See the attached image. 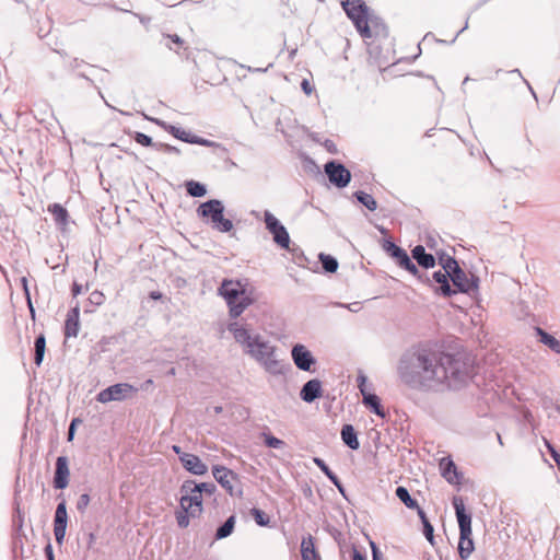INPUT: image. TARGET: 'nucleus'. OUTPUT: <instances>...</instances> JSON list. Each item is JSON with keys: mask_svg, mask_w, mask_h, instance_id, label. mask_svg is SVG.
Here are the masks:
<instances>
[{"mask_svg": "<svg viewBox=\"0 0 560 560\" xmlns=\"http://www.w3.org/2000/svg\"><path fill=\"white\" fill-rule=\"evenodd\" d=\"M475 360L469 352L439 351L422 343L402 352L397 374L407 387L423 393L458 390L472 378Z\"/></svg>", "mask_w": 560, "mask_h": 560, "instance_id": "1", "label": "nucleus"}, {"mask_svg": "<svg viewBox=\"0 0 560 560\" xmlns=\"http://www.w3.org/2000/svg\"><path fill=\"white\" fill-rule=\"evenodd\" d=\"M228 330L243 348V352L264 366L266 372L272 375L284 373L280 361L275 355L277 347L271 345L269 340L260 334H252L247 325H241L237 322L229 323Z\"/></svg>", "mask_w": 560, "mask_h": 560, "instance_id": "2", "label": "nucleus"}, {"mask_svg": "<svg viewBox=\"0 0 560 560\" xmlns=\"http://www.w3.org/2000/svg\"><path fill=\"white\" fill-rule=\"evenodd\" d=\"M229 308L231 319L238 318L256 301L254 287L248 278H223L217 288Z\"/></svg>", "mask_w": 560, "mask_h": 560, "instance_id": "3", "label": "nucleus"}, {"mask_svg": "<svg viewBox=\"0 0 560 560\" xmlns=\"http://www.w3.org/2000/svg\"><path fill=\"white\" fill-rule=\"evenodd\" d=\"M452 506L455 511L456 521L459 529L458 556L462 560H467L475 551V541L472 538V513L465 505V500L460 495L452 499Z\"/></svg>", "mask_w": 560, "mask_h": 560, "instance_id": "4", "label": "nucleus"}, {"mask_svg": "<svg viewBox=\"0 0 560 560\" xmlns=\"http://www.w3.org/2000/svg\"><path fill=\"white\" fill-rule=\"evenodd\" d=\"M225 206L222 200L211 198L201 202L197 209V217L213 230L221 233H231L234 229L233 221L224 217Z\"/></svg>", "mask_w": 560, "mask_h": 560, "instance_id": "5", "label": "nucleus"}, {"mask_svg": "<svg viewBox=\"0 0 560 560\" xmlns=\"http://www.w3.org/2000/svg\"><path fill=\"white\" fill-rule=\"evenodd\" d=\"M342 8L352 22L359 35L364 39L372 38L371 27L366 24V19L372 13V9L363 0H345Z\"/></svg>", "mask_w": 560, "mask_h": 560, "instance_id": "6", "label": "nucleus"}, {"mask_svg": "<svg viewBox=\"0 0 560 560\" xmlns=\"http://www.w3.org/2000/svg\"><path fill=\"white\" fill-rule=\"evenodd\" d=\"M450 283H452V296L462 293L468 296H475L479 292L480 278L472 273L468 276L459 264L450 271Z\"/></svg>", "mask_w": 560, "mask_h": 560, "instance_id": "7", "label": "nucleus"}, {"mask_svg": "<svg viewBox=\"0 0 560 560\" xmlns=\"http://www.w3.org/2000/svg\"><path fill=\"white\" fill-rule=\"evenodd\" d=\"M211 472L215 481L226 491L230 497H243L242 481L238 474L220 464L212 465Z\"/></svg>", "mask_w": 560, "mask_h": 560, "instance_id": "8", "label": "nucleus"}, {"mask_svg": "<svg viewBox=\"0 0 560 560\" xmlns=\"http://www.w3.org/2000/svg\"><path fill=\"white\" fill-rule=\"evenodd\" d=\"M266 230L271 234L273 243L281 249H290L291 237L283 223L270 211H264Z\"/></svg>", "mask_w": 560, "mask_h": 560, "instance_id": "9", "label": "nucleus"}, {"mask_svg": "<svg viewBox=\"0 0 560 560\" xmlns=\"http://www.w3.org/2000/svg\"><path fill=\"white\" fill-rule=\"evenodd\" d=\"M324 172L329 183L338 189L346 188L352 179L350 170L339 160L327 161Z\"/></svg>", "mask_w": 560, "mask_h": 560, "instance_id": "10", "label": "nucleus"}, {"mask_svg": "<svg viewBox=\"0 0 560 560\" xmlns=\"http://www.w3.org/2000/svg\"><path fill=\"white\" fill-rule=\"evenodd\" d=\"M137 393V387L127 383H119L101 390L96 396V400L102 404L122 401L136 397Z\"/></svg>", "mask_w": 560, "mask_h": 560, "instance_id": "11", "label": "nucleus"}, {"mask_svg": "<svg viewBox=\"0 0 560 560\" xmlns=\"http://www.w3.org/2000/svg\"><path fill=\"white\" fill-rule=\"evenodd\" d=\"M291 358L299 370L310 373L315 372L314 366L317 363V359L305 345H293L291 349Z\"/></svg>", "mask_w": 560, "mask_h": 560, "instance_id": "12", "label": "nucleus"}, {"mask_svg": "<svg viewBox=\"0 0 560 560\" xmlns=\"http://www.w3.org/2000/svg\"><path fill=\"white\" fill-rule=\"evenodd\" d=\"M439 470L441 476L452 486H460L464 480V474L451 456L442 457L439 460Z\"/></svg>", "mask_w": 560, "mask_h": 560, "instance_id": "13", "label": "nucleus"}, {"mask_svg": "<svg viewBox=\"0 0 560 560\" xmlns=\"http://www.w3.org/2000/svg\"><path fill=\"white\" fill-rule=\"evenodd\" d=\"M450 270L439 269L432 272L431 284H429L434 293L442 298H452L453 288L450 283Z\"/></svg>", "mask_w": 560, "mask_h": 560, "instance_id": "14", "label": "nucleus"}, {"mask_svg": "<svg viewBox=\"0 0 560 560\" xmlns=\"http://www.w3.org/2000/svg\"><path fill=\"white\" fill-rule=\"evenodd\" d=\"M324 395L323 382L319 378H311L300 389V398L306 404H312Z\"/></svg>", "mask_w": 560, "mask_h": 560, "instance_id": "15", "label": "nucleus"}, {"mask_svg": "<svg viewBox=\"0 0 560 560\" xmlns=\"http://www.w3.org/2000/svg\"><path fill=\"white\" fill-rule=\"evenodd\" d=\"M180 464L187 472L195 476H205L209 470L208 465L194 453L184 454V456L180 457Z\"/></svg>", "mask_w": 560, "mask_h": 560, "instance_id": "16", "label": "nucleus"}, {"mask_svg": "<svg viewBox=\"0 0 560 560\" xmlns=\"http://www.w3.org/2000/svg\"><path fill=\"white\" fill-rule=\"evenodd\" d=\"M410 257L416 260L417 265L425 270L436 266V258L433 254L425 250V246L418 244L410 250Z\"/></svg>", "mask_w": 560, "mask_h": 560, "instance_id": "17", "label": "nucleus"}, {"mask_svg": "<svg viewBox=\"0 0 560 560\" xmlns=\"http://www.w3.org/2000/svg\"><path fill=\"white\" fill-rule=\"evenodd\" d=\"M69 468L66 457L60 456L56 460L54 486L56 489H65L69 483Z\"/></svg>", "mask_w": 560, "mask_h": 560, "instance_id": "18", "label": "nucleus"}, {"mask_svg": "<svg viewBox=\"0 0 560 560\" xmlns=\"http://www.w3.org/2000/svg\"><path fill=\"white\" fill-rule=\"evenodd\" d=\"M381 247L384 253L395 261L396 265H398L405 258V256L408 255L407 250L397 245L390 237H383L381 241Z\"/></svg>", "mask_w": 560, "mask_h": 560, "instance_id": "19", "label": "nucleus"}, {"mask_svg": "<svg viewBox=\"0 0 560 560\" xmlns=\"http://www.w3.org/2000/svg\"><path fill=\"white\" fill-rule=\"evenodd\" d=\"M413 259L408 254L405 258L397 265L399 268L408 271L412 277H415L419 282L423 284H431V279L427 272H423L419 269L417 262L412 261Z\"/></svg>", "mask_w": 560, "mask_h": 560, "instance_id": "20", "label": "nucleus"}, {"mask_svg": "<svg viewBox=\"0 0 560 560\" xmlns=\"http://www.w3.org/2000/svg\"><path fill=\"white\" fill-rule=\"evenodd\" d=\"M362 402L370 412L376 415L377 417L382 419L387 417L388 412L383 408L382 399L375 393L369 392L364 394L362 396Z\"/></svg>", "mask_w": 560, "mask_h": 560, "instance_id": "21", "label": "nucleus"}, {"mask_svg": "<svg viewBox=\"0 0 560 560\" xmlns=\"http://www.w3.org/2000/svg\"><path fill=\"white\" fill-rule=\"evenodd\" d=\"M533 330L538 342L548 347L555 353L560 354V340L558 338H556L552 334L548 332L540 326H535Z\"/></svg>", "mask_w": 560, "mask_h": 560, "instance_id": "22", "label": "nucleus"}, {"mask_svg": "<svg viewBox=\"0 0 560 560\" xmlns=\"http://www.w3.org/2000/svg\"><path fill=\"white\" fill-rule=\"evenodd\" d=\"M366 24L369 27H371L372 31V37H382L387 38L389 35V30L387 24L384 22V20L375 14V12L372 10V13H370V16L366 19Z\"/></svg>", "mask_w": 560, "mask_h": 560, "instance_id": "23", "label": "nucleus"}, {"mask_svg": "<svg viewBox=\"0 0 560 560\" xmlns=\"http://www.w3.org/2000/svg\"><path fill=\"white\" fill-rule=\"evenodd\" d=\"M301 557L302 560H322L320 555L315 545V538L307 534L301 540Z\"/></svg>", "mask_w": 560, "mask_h": 560, "instance_id": "24", "label": "nucleus"}, {"mask_svg": "<svg viewBox=\"0 0 560 560\" xmlns=\"http://www.w3.org/2000/svg\"><path fill=\"white\" fill-rule=\"evenodd\" d=\"M342 443L350 450L357 451L360 448V441L358 431L351 423H345L340 431Z\"/></svg>", "mask_w": 560, "mask_h": 560, "instance_id": "25", "label": "nucleus"}, {"mask_svg": "<svg viewBox=\"0 0 560 560\" xmlns=\"http://www.w3.org/2000/svg\"><path fill=\"white\" fill-rule=\"evenodd\" d=\"M80 311L79 307L75 306L69 311L67 314V319L65 324V335L66 337H77L80 328L79 323Z\"/></svg>", "mask_w": 560, "mask_h": 560, "instance_id": "26", "label": "nucleus"}, {"mask_svg": "<svg viewBox=\"0 0 560 560\" xmlns=\"http://www.w3.org/2000/svg\"><path fill=\"white\" fill-rule=\"evenodd\" d=\"M236 525V515H230L222 524H220L214 533V540H222L230 537L234 530Z\"/></svg>", "mask_w": 560, "mask_h": 560, "instance_id": "27", "label": "nucleus"}, {"mask_svg": "<svg viewBox=\"0 0 560 560\" xmlns=\"http://www.w3.org/2000/svg\"><path fill=\"white\" fill-rule=\"evenodd\" d=\"M168 133L175 139L188 144H196L198 136L188 129L175 125L168 126Z\"/></svg>", "mask_w": 560, "mask_h": 560, "instance_id": "28", "label": "nucleus"}, {"mask_svg": "<svg viewBox=\"0 0 560 560\" xmlns=\"http://www.w3.org/2000/svg\"><path fill=\"white\" fill-rule=\"evenodd\" d=\"M168 133L175 139L188 144H196L198 136L188 129L175 125L168 126Z\"/></svg>", "mask_w": 560, "mask_h": 560, "instance_id": "29", "label": "nucleus"}, {"mask_svg": "<svg viewBox=\"0 0 560 560\" xmlns=\"http://www.w3.org/2000/svg\"><path fill=\"white\" fill-rule=\"evenodd\" d=\"M434 256L436 258V265H439L445 271H447V270L451 271L453 268H455L459 264L458 260L454 256L447 254V252L443 248L436 250Z\"/></svg>", "mask_w": 560, "mask_h": 560, "instance_id": "30", "label": "nucleus"}, {"mask_svg": "<svg viewBox=\"0 0 560 560\" xmlns=\"http://www.w3.org/2000/svg\"><path fill=\"white\" fill-rule=\"evenodd\" d=\"M48 211L52 214L57 225L65 229L68 224L69 213L66 208L60 203H51L48 206Z\"/></svg>", "mask_w": 560, "mask_h": 560, "instance_id": "31", "label": "nucleus"}, {"mask_svg": "<svg viewBox=\"0 0 560 560\" xmlns=\"http://www.w3.org/2000/svg\"><path fill=\"white\" fill-rule=\"evenodd\" d=\"M184 186L187 195L194 198H202L208 192L207 185L195 179L185 180Z\"/></svg>", "mask_w": 560, "mask_h": 560, "instance_id": "32", "label": "nucleus"}, {"mask_svg": "<svg viewBox=\"0 0 560 560\" xmlns=\"http://www.w3.org/2000/svg\"><path fill=\"white\" fill-rule=\"evenodd\" d=\"M318 261L320 262L323 273H335L338 270V259L330 254L319 253Z\"/></svg>", "mask_w": 560, "mask_h": 560, "instance_id": "33", "label": "nucleus"}, {"mask_svg": "<svg viewBox=\"0 0 560 560\" xmlns=\"http://www.w3.org/2000/svg\"><path fill=\"white\" fill-rule=\"evenodd\" d=\"M352 197L364 208H366L369 211L373 212L377 209V201L376 199L369 192L364 190H355L352 194Z\"/></svg>", "mask_w": 560, "mask_h": 560, "instance_id": "34", "label": "nucleus"}, {"mask_svg": "<svg viewBox=\"0 0 560 560\" xmlns=\"http://www.w3.org/2000/svg\"><path fill=\"white\" fill-rule=\"evenodd\" d=\"M196 488L195 479L185 480L179 488V504H185L187 499H189L191 495H200L199 490Z\"/></svg>", "mask_w": 560, "mask_h": 560, "instance_id": "35", "label": "nucleus"}, {"mask_svg": "<svg viewBox=\"0 0 560 560\" xmlns=\"http://www.w3.org/2000/svg\"><path fill=\"white\" fill-rule=\"evenodd\" d=\"M395 494L407 509L412 510L418 508V500L410 494L409 490L406 487L398 486L395 490Z\"/></svg>", "mask_w": 560, "mask_h": 560, "instance_id": "36", "label": "nucleus"}, {"mask_svg": "<svg viewBox=\"0 0 560 560\" xmlns=\"http://www.w3.org/2000/svg\"><path fill=\"white\" fill-rule=\"evenodd\" d=\"M185 508L192 512V518L199 517L203 512V499L201 495H191L187 499Z\"/></svg>", "mask_w": 560, "mask_h": 560, "instance_id": "37", "label": "nucleus"}, {"mask_svg": "<svg viewBox=\"0 0 560 560\" xmlns=\"http://www.w3.org/2000/svg\"><path fill=\"white\" fill-rule=\"evenodd\" d=\"M192 517V512L185 508V504H179V509L175 512V518L177 526L182 529L187 528L189 526L190 518Z\"/></svg>", "mask_w": 560, "mask_h": 560, "instance_id": "38", "label": "nucleus"}, {"mask_svg": "<svg viewBox=\"0 0 560 560\" xmlns=\"http://www.w3.org/2000/svg\"><path fill=\"white\" fill-rule=\"evenodd\" d=\"M261 439L265 446L272 450H281L285 446V442L277 436H275L269 430L264 431L261 433Z\"/></svg>", "mask_w": 560, "mask_h": 560, "instance_id": "39", "label": "nucleus"}, {"mask_svg": "<svg viewBox=\"0 0 560 560\" xmlns=\"http://www.w3.org/2000/svg\"><path fill=\"white\" fill-rule=\"evenodd\" d=\"M285 250L292 255V260L295 265H298L300 267H305L306 264H308L310 260L305 256L303 249L300 246L291 243L290 249H285Z\"/></svg>", "mask_w": 560, "mask_h": 560, "instance_id": "40", "label": "nucleus"}, {"mask_svg": "<svg viewBox=\"0 0 560 560\" xmlns=\"http://www.w3.org/2000/svg\"><path fill=\"white\" fill-rule=\"evenodd\" d=\"M35 355H34V362L37 366H39L43 362L45 350H46V338L43 334H40L35 339Z\"/></svg>", "mask_w": 560, "mask_h": 560, "instance_id": "41", "label": "nucleus"}, {"mask_svg": "<svg viewBox=\"0 0 560 560\" xmlns=\"http://www.w3.org/2000/svg\"><path fill=\"white\" fill-rule=\"evenodd\" d=\"M249 514L258 526L268 527L270 525V516L264 510L254 506Z\"/></svg>", "mask_w": 560, "mask_h": 560, "instance_id": "42", "label": "nucleus"}, {"mask_svg": "<svg viewBox=\"0 0 560 560\" xmlns=\"http://www.w3.org/2000/svg\"><path fill=\"white\" fill-rule=\"evenodd\" d=\"M162 38L164 40H166L165 46L167 48H170L171 50H175L176 52H178V50L185 44L184 39L177 34H172V35L162 34Z\"/></svg>", "mask_w": 560, "mask_h": 560, "instance_id": "43", "label": "nucleus"}, {"mask_svg": "<svg viewBox=\"0 0 560 560\" xmlns=\"http://www.w3.org/2000/svg\"><path fill=\"white\" fill-rule=\"evenodd\" d=\"M67 522H68V520L54 521V535H55L56 541L59 545H61L65 539Z\"/></svg>", "mask_w": 560, "mask_h": 560, "instance_id": "44", "label": "nucleus"}, {"mask_svg": "<svg viewBox=\"0 0 560 560\" xmlns=\"http://www.w3.org/2000/svg\"><path fill=\"white\" fill-rule=\"evenodd\" d=\"M313 463L327 477L329 481L334 480L337 475L331 470L328 464L320 457H313Z\"/></svg>", "mask_w": 560, "mask_h": 560, "instance_id": "45", "label": "nucleus"}, {"mask_svg": "<svg viewBox=\"0 0 560 560\" xmlns=\"http://www.w3.org/2000/svg\"><path fill=\"white\" fill-rule=\"evenodd\" d=\"M196 487H198L197 489L199 490V494L201 497L202 494L211 497L217 492V486L213 482L196 480Z\"/></svg>", "mask_w": 560, "mask_h": 560, "instance_id": "46", "label": "nucleus"}, {"mask_svg": "<svg viewBox=\"0 0 560 560\" xmlns=\"http://www.w3.org/2000/svg\"><path fill=\"white\" fill-rule=\"evenodd\" d=\"M196 144L201 145V147H206V148L220 149L224 153L228 152L226 148H224L221 143H219L217 141H213V140H210V139H207V138H203L201 136H197Z\"/></svg>", "mask_w": 560, "mask_h": 560, "instance_id": "47", "label": "nucleus"}, {"mask_svg": "<svg viewBox=\"0 0 560 560\" xmlns=\"http://www.w3.org/2000/svg\"><path fill=\"white\" fill-rule=\"evenodd\" d=\"M196 144L201 145V147H206V148L220 149L224 153L228 152L226 148H224L221 143H219L217 141H213V140H210V139H207V138H203L201 136H197Z\"/></svg>", "mask_w": 560, "mask_h": 560, "instance_id": "48", "label": "nucleus"}, {"mask_svg": "<svg viewBox=\"0 0 560 560\" xmlns=\"http://www.w3.org/2000/svg\"><path fill=\"white\" fill-rule=\"evenodd\" d=\"M545 446L550 455V457L555 460L559 471H560V452L557 447L547 439H544Z\"/></svg>", "mask_w": 560, "mask_h": 560, "instance_id": "49", "label": "nucleus"}, {"mask_svg": "<svg viewBox=\"0 0 560 560\" xmlns=\"http://www.w3.org/2000/svg\"><path fill=\"white\" fill-rule=\"evenodd\" d=\"M421 532L425 539L429 541V544L434 547L436 541L434 536V527L432 523H427L425 525H422Z\"/></svg>", "mask_w": 560, "mask_h": 560, "instance_id": "50", "label": "nucleus"}, {"mask_svg": "<svg viewBox=\"0 0 560 560\" xmlns=\"http://www.w3.org/2000/svg\"><path fill=\"white\" fill-rule=\"evenodd\" d=\"M424 245L425 248H429L431 250H434L436 253V250H439V242H438V238L432 234V233H427L424 235Z\"/></svg>", "mask_w": 560, "mask_h": 560, "instance_id": "51", "label": "nucleus"}, {"mask_svg": "<svg viewBox=\"0 0 560 560\" xmlns=\"http://www.w3.org/2000/svg\"><path fill=\"white\" fill-rule=\"evenodd\" d=\"M368 381H369L368 376L363 372L360 371L357 376V385H358V388L362 396L364 394L369 393Z\"/></svg>", "mask_w": 560, "mask_h": 560, "instance_id": "52", "label": "nucleus"}, {"mask_svg": "<svg viewBox=\"0 0 560 560\" xmlns=\"http://www.w3.org/2000/svg\"><path fill=\"white\" fill-rule=\"evenodd\" d=\"M142 119L143 120H149V121H152L154 122L155 125L160 126L163 130H165L166 132H168V126H171L172 124L163 120V119H160V118H155V117H152V116H149L147 115L143 110H142Z\"/></svg>", "mask_w": 560, "mask_h": 560, "instance_id": "53", "label": "nucleus"}, {"mask_svg": "<svg viewBox=\"0 0 560 560\" xmlns=\"http://www.w3.org/2000/svg\"><path fill=\"white\" fill-rule=\"evenodd\" d=\"M369 544L371 547L372 560H385L380 546L372 539H369Z\"/></svg>", "mask_w": 560, "mask_h": 560, "instance_id": "54", "label": "nucleus"}, {"mask_svg": "<svg viewBox=\"0 0 560 560\" xmlns=\"http://www.w3.org/2000/svg\"><path fill=\"white\" fill-rule=\"evenodd\" d=\"M68 520L66 502L62 501L57 505L54 521Z\"/></svg>", "mask_w": 560, "mask_h": 560, "instance_id": "55", "label": "nucleus"}, {"mask_svg": "<svg viewBox=\"0 0 560 560\" xmlns=\"http://www.w3.org/2000/svg\"><path fill=\"white\" fill-rule=\"evenodd\" d=\"M158 145H159V151L163 152V153L176 154V155H180V153H182L179 148L168 144V143H165V142H162V144H158Z\"/></svg>", "mask_w": 560, "mask_h": 560, "instance_id": "56", "label": "nucleus"}, {"mask_svg": "<svg viewBox=\"0 0 560 560\" xmlns=\"http://www.w3.org/2000/svg\"><path fill=\"white\" fill-rule=\"evenodd\" d=\"M338 490V492L341 494V497L347 500L348 502H350V499H349V495H348V492L343 486V483L341 482L340 478L337 476L334 480L330 481Z\"/></svg>", "mask_w": 560, "mask_h": 560, "instance_id": "57", "label": "nucleus"}, {"mask_svg": "<svg viewBox=\"0 0 560 560\" xmlns=\"http://www.w3.org/2000/svg\"><path fill=\"white\" fill-rule=\"evenodd\" d=\"M158 144H162V141H154L151 136L142 132V147H150V148L159 151Z\"/></svg>", "mask_w": 560, "mask_h": 560, "instance_id": "58", "label": "nucleus"}, {"mask_svg": "<svg viewBox=\"0 0 560 560\" xmlns=\"http://www.w3.org/2000/svg\"><path fill=\"white\" fill-rule=\"evenodd\" d=\"M90 504V495L86 493H83L79 497L77 501V509L81 512H83Z\"/></svg>", "mask_w": 560, "mask_h": 560, "instance_id": "59", "label": "nucleus"}, {"mask_svg": "<svg viewBox=\"0 0 560 560\" xmlns=\"http://www.w3.org/2000/svg\"><path fill=\"white\" fill-rule=\"evenodd\" d=\"M300 86L303 93L307 96L314 92V85L307 79H302Z\"/></svg>", "mask_w": 560, "mask_h": 560, "instance_id": "60", "label": "nucleus"}, {"mask_svg": "<svg viewBox=\"0 0 560 560\" xmlns=\"http://www.w3.org/2000/svg\"><path fill=\"white\" fill-rule=\"evenodd\" d=\"M336 306H338V307H346V308H348L352 313H357V312H359L361 310V303L360 302H353V303H349V304L337 302Z\"/></svg>", "mask_w": 560, "mask_h": 560, "instance_id": "61", "label": "nucleus"}, {"mask_svg": "<svg viewBox=\"0 0 560 560\" xmlns=\"http://www.w3.org/2000/svg\"><path fill=\"white\" fill-rule=\"evenodd\" d=\"M351 560H368V556L364 551H361L353 546L351 549Z\"/></svg>", "mask_w": 560, "mask_h": 560, "instance_id": "62", "label": "nucleus"}, {"mask_svg": "<svg viewBox=\"0 0 560 560\" xmlns=\"http://www.w3.org/2000/svg\"><path fill=\"white\" fill-rule=\"evenodd\" d=\"M323 147L326 149V151L330 154H337L338 153V149H337V145L336 143L330 140V139H326L324 142H323Z\"/></svg>", "mask_w": 560, "mask_h": 560, "instance_id": "63", "label": "nucleus"}, {"mask_svg": "<svg viewBox=\"0 0 560 560\" xmlns=\"http://www.w3.org/2000/svg\"><path fill=\"white\" fill-rule=\"evenodd\" d=\"M417 512V515L419 516V520L421 522V525H425L427 523H431L425 511L418 504V508L413 509Z\"/></svg>", "mask_w": 560, "mask_h": 560, "instance_id": "64", "label": "nucleus"}]
</instances>
